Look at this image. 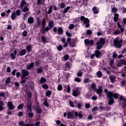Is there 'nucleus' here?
I'll list each match as a JSON object with an SVG mask.
<instances>
[{
  "instance_id": "f257e3e1",
  "label": "nucleus",
  "mask_w": 126,
  "mask_h": 126,
  "mask_svg": "<svg viewBox=\"0 0 126 126\" xmlns=\"http://www.w3.org/2000/svg\"><path fill=\"white\" fill-rule=\"evenodd\" d=\"M104 92L107 95V98L109 99L108 101V105H112L114 104V98L118 99L119 98V94H114L111 92H108V89H104Z\"/></svg>"
},
{
  "instance_id": "f03ea898",
  "label": "nucleus",
  "mask_w": 126,
  "mask_h": 126,
  "mask_svg": "<svg viewBox=\"0 0 126 126\" xmlns=\"http://www.w3.org/2000/svg\"><path fill=\"white\" fill-rule=\"evenodd\" d=\"M91 87L92 89L96 90V93L98 94V95H99V96H101L102 95L103 90L101 86H99L98 87V89H96V84L93 83L91 86Z\"/></svg>"
},
{
  "instance_id": "7ed1b4c3",
  "label": "nucleus",
  "mask_w": 126,
  "mask_h": 126,
  "mask_svg": "<svg viewBox=\"0 0 126 126\" xmlns=\"http://www.w3.org/2000/svg\"><path fill=\"white\" fill-rule=\"evenodd\" d=\"M105 40L104 38H100L96 43V48L97 50H101L102 46L105 44Z\"/></svg>"
},
{
  "instance_id": "20e7f679",
  "label": "nucleus",
  "mask_w": 126,
  "mask_h": 126,
  "mask_svg": "<svg viewBox=\"0 0 126 126\" xmlns=\"http://www.w3.org/2000/svg\"><path fill=\"white\" fill-rule=\"evenodd\" d=\"M122 43L123 41L120 39L119 37H116L114 40V44L116 48H121Z\"/></svg>"
},
{
  "instance_id": "39448f33",
  "label": "nucleus",
  "mask_w": 126,
  "mask_h": 126,
  "mask_svg": "<svg viewBox=\"0 0 126 126\" xmlns=\"http://www.w3.org/2000/svg\"><path fill=\"white\" fill-rule=\"evenodd\" d=\"M80 19L82 21H83L84 24H86V27H89V23H90V21H89V19H88V18H85V17L82 16L80 17Z\"/></svg>"
},
{
  "instance_id": "423d86ee",
  "label": "nucleus",
  "mask_w": 126,
  "mask_h": 126,
  "mask_svg": "<svg viewBox=\"0 0 126 126\" xmlns=\"http://www.w3.org/2000/svg\"><path fill=\"white\" fill-rule=\"evenodd\" d=\"M73 96L74 97H77L79 95H80V91L78 89V88L74 89L73 90Z\"/></svg>"
},
{
  "instance_id": "0eeeda50",
  "label": "nucleus",
  "mask_w": 126,
  "mask_h": 126,
  "mask_svg": "<svg viewBox=\"0 0 126 126\" xmlns=\"http://www.w3.org/2000/svg\"><path fill=\"white\" fill-rule=\"evenodd\" d=\"M22 77L24 78L26 76L29 75V72L26 70L25 69H23L21 71Z\"/></svg>"
},
{
  "instance_id": "6e6552de",
  "label": "nucleus",
  "mask_w": 126,
  "mask_h": 126,
  "mask_svg": "<svg viewBox=\"0 0 126 126\" xmlns=\"http://www.w3.org/2000/svg\"><path fill=\"white\" fill-rule=\"evenodd\" d=\"M67 119L73 120L74 119V113L72 111L68 112L67 114Z\"/></svg>"
},
{
  "instance_id": "1a4fd4ad",
  "label": "nucleus",
  "mask_w": 126,
  "mask_h": 126,
  "mask_svg": "<svg viewBox=\"0 0 126 126\" xmlns=\"http://www.w3.org/2000/svg\"><path fill=\"white\" fill-rule=\"evenodd\" d=\"M7 108L9 109V110H14L15 108V107L14 105H13V103L12 102L9 101L7 103Z\"/></svg>"
},
{
  "instance_id": "9d476101",
  "label": "nucleus",
  "mask_w": 126,
  "mask_h": 126,
  "mask_svg": "<svg viewBox=\"0 0 126 126\" xmlns=\"http://www.w3.org/2000/svg\"><path fill=\"white\" fill-rule=\"evenodd\" d=\"M85 45H91L92 46L94 44V41L93 40H90L89 39H85L84 40Z\"/></svg>"
},
{
  "instance_id": "9b49d317",
  "label": "nucleus",
  "mask_w": 126,
  "mask_h": 126,
  "mask_svg": "<svg viewBox=\"0 0 126 126\" xmlns=\"http://www.w3.org/2000/svg\"><path fill=\"white\" fill-rule=\"evenodd\" d=\"M16 55H17V50H15L14 51V54L11 53L10 56L12 58V60H15V57L16 56Z\"/></svg>"
},
{
  "instance_id": "f8f14e48",
  "label": "nucleus",
  "mask_w": 126,
  "mask_h": 126,
  "mask_svg": "<svg viewBox=\"0 0 126 126\" xmlns=\"http://www.w3.org/2000/svg\"><path fill=\"white\" fill-rule=\"evenodd\" d=\"M119 100H120V101H123L124 103H125L124 105L123 106H124V107H126V98L124 97V96H120V97H119Z\"/></svg>"
},
{
  "instance_id": "ddd939ff",
  "label": "nucleus",
  "mask_w": 126,
  "mask_h": 126,
  "mask_svg": "<svg viewBox=\"0 0 126 126\" xmlns=\"http://www.w3.org/2000/svg\"><path fill=\"white\" fill-rule=\"evenodd\" d=\"M93 11L94 14H98L99 13V8H97L96 7L93 8Z\"/></svg>"
},
{
  "instance_id": "4468645a",
  "label": "nucleus",
  "mask_w": 126,
  "mask_h": 126,
  "mask_svg": "<svg viewBox=\"0 0 126 126\" xmlns=\"http://www.w3.org/2000/svg\"><path fill=\"white\" fill-rule=\"evenodd\" d=\"M28 104L27 106V107L28 108V110L30 111V112H32V103L30 102V103H28Z\"/></svg>"
},
{
  "instance_id": "2eb2a0df",
  "label": "nucleus",
  "mask_w": 126,
  "mask_h": 126,
  "mask_svg": "<svg viewBox=\"0 0 126 126\" xmlns=\"http://www.w3.org/2000/svg\"><path fill=\"white\" fill-rule=\"evenodd\" d=\"M27 113L28 116L30 117V118H33V117L34 116V113H33L32 112H30L29 111V110H27Z\"/></svg>"
},
{
  "instance_id": "dca6fc26",
  "label": "nucleus",
  "mask_w": 126,
  "mask_h": 126,
  "mask_svg": "<svg viewBox=\"0 0 126 126\" xmlns=\"http://www.w3.org/2000/svg\"><path fill=\"white\" fill-rule=\"evenodd\" d=\"M118 19H119V14L115 13L114 14V22H117L118 21Z\"/></svg>"
},
{
  "instance_id": "f3484780",
  "label": "nucleus",
  "mask_w": 126,
  "mask_h": 126,
  "mask_svg": "<svg viewBox=\"0 0 126 126\" xmlns=\"http://www.w3.org/2000/svg\"><path fill=\"white\" fill-rule=\"evenodd\" d=\"M58 35H63V30L61 28H58Z\"/></svg>"
},
{
  "instance_id": "a211bd4d",
  "label": "nucleus",
  "mask_w": 126,
  "mask_h": 126,
  "mask_svg": "<svg viewBox=\"0 0 126 126\" xmlns=\"http://www.w3.org/2000/svg\"><path fill=\"white\" fill-rule=\"evenodd\" d=\"M28 22L30 24H32V23L34 22V19L33 18V17H31L29 18L28 19Z\"/></svg>"
},
{
  "instance_id": "6ab92c4d",
  "label": "nucleus",
  "mask_w": 126,
  "mask_h": 126,
  "mask_svg": "<svg viewBox=\"0 0 126 126\" xmlns=\"http://www.w3.org/2000/svg\"><path fill=\"white\" fill-rule=\"evenodd\" d=\"M51 95H52V92L51 91H48L45 93V95L48 98L51 97Z\"/></svg>"
},
{
  "instance_id": "aec40b11",
  "label": "nucleus",
  "mask_w": 126,
  "mask_h": 126,
  "mask_svg": "<svg viewBox=\"0 0 126 126\" xmlns=\"http://www.w3.org/2000/svg\"><path fill=\"white\" fill-rule=\"evenodd\" d=\"M26 54V50L25 49H22L19 53L20 56H24Z\"/></svg>"
},
{
  "instance_id": "412c9836",
  "label": "nucleus",
  "mask_w": 126,
  "mask_h": 126,
  "mask_svg": "<svg viewBox=\"0 0 126 126\" xmlns=\"http://www.w3.org/2000/svg\"><path fill=\"white\" fill-rule=\"evenodd\" d=\"M67 42L69 43V45L70 46V47H74V44H71V40L70 39V38H68L67 39Z\"/></svg>"
},
{
  "instance_id": "4be33fe9",
  "label": "nucleus",
  "mask_w": 126,
  "mask_h": 126,
  "mask_svg": "<svg viewBox=\"0 0 126 126\" xmlns=\"http://www.w3.org/2000/svg\"><path fill=\"white\" fill-rule=\"evenodd\" d=\"M46 81H47V80L46 79V78H45L44 77H41L39 82L40 83H41V84H43V83H45V82H46Z\"/></svg>"
},
{
  "instance_id": "5701e85b",
  "label": "nucleus",
  "mask_w": 126,
  "mask_h": 126,
  "mask_svg": "<svg viewBox=\"0 0 126 126\" xmlns=\"http://www.w3.org/2000/svg\"><path fill=\"white\" fill-rule=\"evenodd\" d=\"M75 103L77 105V107L78 109H81V107L82 106V103L80 102H78L77 101L75 102Z\"/></svg>"
},
{
  "instance_id": "b1692460",
  "label": "nucleus",
  "mask_w": 126,
  "mask_h": 126,
  "mask_svg": "<svg viewBox=\"0 0 126 126\" xmlns=\"http://www.w3.org/2000/svg\"><path fill=\"white\" fill-rule=\"evenodd\" d=\"M75 117H78L80 119H81V118L83 117V115L81 114V113H78L77 112H75Z\"/></svg>"
},
{
  "instance_id": "393cba45",
  "label": "nucleus",
  "mask_w": 126,
  "mask_h": 126,
  "mask_svg": "<svg viewBox=\"0 0 126 126\" xmlns=\"http://www.w3.org/2000/svg\"><path fill=\"white\" fill-rule=\"evenodd\" d=\"M111 81V82L114 83L115 82V80H116V76L114 75H111L109 77Z\"/></svg>"
},
{
  "instance_id": "a878e982",
  "label": "nucleus",
  "mask_w": 126,
  "mask_h": 126,
  "mask_svg": "<svg viewBox=\"0 0 126 126\" xmlns=\"http://www.w3.org/2000/svg\"><path fill=\"white\" fill-rule=\"evenodd\" d=\"M95 55L96 58H99L101 55V52L99 50H96L95 51Z\"/></svg>"
},
{
  "instance_id": "bb28decb",
  "label": "nucleus",
  "mask_w": 126,
  "mask_h": 126,
  "mask_svg": "<svg viewBox=\"0 0 126 126\" xmlns=\"http://www.w3.org/2000/svg\"><path fill=\"white\" fill-rule=\"evenodd\" d=\"M117 26L119 27V28H120L121 32H124V31H125V29L122 27V26L121 25V24H120L119 22L117 23Z\"/></svg>"
},
{
  "instance_id": "cd10ccee",
  "label": "nucleus",
  "mask_w": 126,
  "mask_h": 126,
  "mask_svg": "<svg viewBox=\"0 0 126 126\" xmlns=\"http://www.w3.org/2000/svg\"><path fill=\"white\" fill-rule=\"evenodd\" d=\"M25 3H26V1H25V0H22L20 4L21 8H23L24 5H25Z\"/></svg>"
},
{
  "instance_id": "c85d7f7f",
  "label": "nucleus",
  "mask_w": 126,
  "mask_h": 126,
  "mask_svg": "<svg viewBox=\"0 0 126 126\" xmlns=\"http://www.w3.org/2000/svg\"><path fill=\"white\" fill-rule=\"evenodd\" d=\"M50 30V28L49 27H46V28H42V31L43 33H45V32H48Z\"/></svg>"
},
{
  "instance_id": "c756f323",
  "label": "nucleus",
  "mask_w": 126,
  "mask_h": 126,
  "mask_svg": "<svg viewBox=\"0 0 126 126\" xmlns=\"http://www.w3.org/2000/svg\"><path fill=\"white\" fill-rule=\"evenodd\" d=\"M90 82V80H89V78H86L83 80V83L86 84V83H89Z\"/></svg>"
},
{
  "instance_id": "7c9ffc66",
  "label": "nucleus",
  "mask_w": 126,
  "mask_h": 126,
  "mask_svg": "<svg viewBox=\"0 0 126 126\" xmlns=\"http://www.w3.org/2000/svg\"><path fill=\"white\" fill-rule=\"evenodd\" d=\"M64 88H67V92L69 93L70 92V87L69 86L65 85L63 86Z\"/></svg>"
},
{
  "instance_id": "2f4dec72",
  "label": "nucleus",
  "mask_w": 126,
  "mask_h": 126,
  "mask_svg": "<svg viewBox=\"0 0 126 126\" xmlns=\"http://www.w3.org/2000/svg\"><path fill=\"white\" fill-rule=\"evenodd\" d=\"M34 66V63H32L29 66L27 67V69H31Z\"/></svg>"
},
{
  "instance_id": "473e14b6",
  "label": "nucleus",
  "mask_w": 126,
  "mask_h": 126,
  "mask_svg": "<svg viewBox=\"0 0 126 126\" xmlns=\"http://www.w3.org/2000/svg\"><path fill=\"white\" fill-rule=\"evenodd\" d=\"M96 75H97L98 77H102L103 74H102V72L101 71H98L96 73Z\"/></svg>"
},
{
  "instance_id": "72a5a7b5",
  "label": "nucleus",
  "mask_w": 126,
  "mask_h": 126,
  "mask_svg": "<svg viewBox=\"0 0 126 126\" xmlns=\"http://www.w3.org/2000/svg\"><path fill=\"white\" fill-rule=\"evenodd\" d=\"M16 16H17L16 13H15V12H14L11 16V19H12V20H14V19L16 18Z\"/></svg>"
},
{
  "instance_id": "f704fd0d",
  "label": "nucleus",
  "mask_w": 126,
  "mask_h": 126,
  "mask_svg": "<svg viewBox=\"0 0 126 126\" xmlns=\"http://www.w3.org/2000/svg\"><path fill=\"white\" fill-rule=\"evenodd\" d=\"M55 24V23L54 21H49V26L50 27V28H52V27H54V25Z\"/></svg>"
},
{
  "instance_id": "c9c22d12",
  "label": "nucleus",
  "mask_w": 126,
  "mask_h": 126,
  "mask_svg": "<svg viewBox=\"0 0 126 126\" xmlns=\"http://www.w3.org/2000/svg\"><path fill=\"white\" fill-rule=\"evenodd\" d=\"M123 64H124V63H123V60H120V61H119V63H118L117 66H118V67H121V66H122Z\"/></svg>"
},
{
  "instance_id": "e433bc0d",
  "label": "nucleus",
  "mask_w": 126,
  "mask_h": 126,
  "mask_svg": "<svg viewBox=\"0 0 126 126\" xmlns=\"http://www.w3.org/2000/svg\"><path fill=\"white\" fill-rule=\"evenodd\" d=\"M52 11H53V6H50L47 12L48 14H50V13H52Z\"/></svg>"
},
{
  "instance_id": "4c0bfd02",
  "label": "nucleus",
  "mask_w": 126,
  "mask_h": 126,
  "mask_svg": "<svg viewBox=\"0 0 126 126\" xmlns=\"http://www.w3.org/2000/svg\"><path fill=\"white\" fill-rule=\"evenodd\" d=\"M42 25L43 26V28H45V27H46V20L45 19H43L42 21Z\"/></svg>"
},
{
  "instance_id": "58836bf2",
  "label": "nucleus",
  "mask_w": 126,
  "mask_h": 126,
  "mask_svg": "<svg viewBox=\"0 0 126 126\" xmlns=\"http://www.w3.org/2000/svg\"><path fill=\"white\" fill-rule=\"evenodd\" d=\"M82 75L83 73L82 72H81V70H79L77 73V75L78 77H81V76H82Z\"/></svg>"
},
{
  "instance_id": "ea45409f",
  "label": "nucleus",
  "mask_w": 126,
  "mask_h": 126,
  "mask_svg": "<svg viewBox=\"0 0 126 126\" xmlns=\"http://www.w3.org/2000/svg\"><path fill=\"white\" fill-rule=\"evenodd\" d=\"M69 9H70V6H67L64 9L63 13H66L67 12V11H68V10H69Z\"/></svg>"
},
{
  "instance_id": "a19ab883",
  "label": "nucleus",
  "mask_w": 126,
  "mask_h": 126,
  "mask_svg": "<svg viewBox=\"0 0 126 126\" xmlns=\"http://www.w3.org/2000/svg\"><path fill=\"white\" fill-rule=\"evenodd\" d=\"M98 110V107L97 106H94L92 109V112L93 113H95L96 111Z\"/></svg>"
},
{
  "instance_id": "79ce46f5",
  "label": "nucleus",
  "mask_w": 126,
  "mask_h": 126,
  "mask_svg": "<svg viewBox=\"0 0 126 126\" xmlns=\"http://www.w3.org/2000/svg\"><path fill=\"white\" fill-rule=\"evenodd\" d=\"M31 49H32L31 45H28L26 47V50H27L28 52H31Z\"/></svg>"
},
{
  "instance_id": "37998d69",
  "label": "nucleus",
  "mask_w": 126,
  "mask_h": 126,
  "mask_svg": "<svg viewBox=\"0 0 126 126\" xmlns=\"http://www.w3.org/2000/svg\"><path fill=\"white\" fill-rule=\"evenodd\" d=\"M65 3L63 2L60 4V7L61 8H64L65 7Z\"/></svg>"
},
{
  "instance_id": "c03bdc74",
  "label": "nucleus",
  "mask_w": 126,
  "mask_h": 126,
  "mask_svg": "<svg viewBox=\"0 0 126 126\" xmlns=\"http://www.w3.org/2000/svg\"><path fill=\"white\" fill-rule=\"evenodd\" d=\"M15 13L17 15V16H19L21 13V11L20 10H17V11L15 12Z\"/></svg>"
},
{
  "instance_id": "a18cd8bd",
  "label": "nucleus",
  "mask_w": 126,
  "mask_h": 126,
  "mask_svg": "<svg viewBox=\"0 0 126 126\" xmlns=\"http://www.w3.org/2000/svg\"><path fill=\"white\" fill-rule=\"evenodd\" d=\"M29 10V8L27 7V6H25L23 9V12H26V11H28Z\"/></svg>"
},
{
  "instance_id": "49530a36",
  "label": "nucleus",
  "mask_w": 126,
  "mask_h": 126,
  "mask_svg": "<svg viewBox=\"0 0 126 126\" xmlns=\"http://www.w3.org/2000/svg\"><path fill=\"white\" fill-rule=\"evenodd\" d=\"M42 88H43V89H48V88H49V86H47V84H44L42 85Z\"/></svg>"
},
{
  "instance_id": "de8ad7c7",
  "label": "nucleus",
  "mask_w": 126,
  "mask_h": 126,
  "mask_svg": "<svg viewBox=\"0 0 126 126\" xmlns=\"http://www.w3.org/2000/svg\"><path fill=\"white\" fill-rule=\"evenodd\" d=\"M19 126H26V124H25V123H24V122L21 121L19 123Z\"/></svg>"
},
{
  "instance_id": "09e8293b",
  "label": "nucleus",
  "mask_w": 126,
  "mask_h": 126,
  "mask_svg": "<svg viewBox=\"0 0 126 126\" xmlns=\"http://www.w3.org/2000/svg\"><path fill=\"white\" fill-rule=\"evenodd\" d=\"M27 31H24L23 33H22V35L23 36V37H26L27 36Z\"/></svg>"
},
{
  "instance_id": "8fccbe9b",
  "label": "nucleus",
  "mask_w": 126,
  "mask_h": 126,
  "mask_svg": "<svg viewBox=\"0 0 126 126\" xmlns=\"http://www.w3.org/2000/svg\"><path fill=\"white\" fill-rule=\"evenodd\" d=\"M58 90H59V91H62V90H63V86H62V85H59L58 86Z\"/></svg>"
},
{
  "instance_id": "3c124183",
  "label": "nucleus",
  "mask_w": 126,
  "mask_h": 126,
  "mask_svg": "<svg viewBox=\"0 0 126 126\" xmlns=\"http://www.w3.org/2000/svg\"><path fill=\"white\" fill-rule=\"evenodd\" d=\"M74 28V25L71 24L69 25V29L71 30V29H73Z\"/></svg>"
},
{
  "instance_id": "603ef678",
  "label": "nucleus",
  "mask_w": 126,
  "mask_h": 126,
  "mask_svg": "<svg viewBox=\"0 0 126 126\" xmlns=\"http://www.w3.org/2000/svg\"><path fill=\"white\" fill-rule=\"evenodd\" d=\"M37 27L41 25V20L39 18L37 19Z\"/></svg>"
},
{
  "instance_id": "864d4df0",
  "label": "nucleus",
  "mask_w": 126,
  "mask_h": 126,
  "mask_svg": "<svg viewBox=\"0 0 126 126\" xmlns=\"http://www.w3.org/2000/svg\"><path fill=\"white\" fill-rule=\"evenodd\" d=\"M44 2V0H37V4H42Z\"/></svg>"
},
{
  "instance_id": "5fc2aeb1",
  "label": "nucleus",
  "mask_w": 126,
  "mask_h": 126,
  "mask_svg": "<svg viewBox=\"0 0 126 126\" xmlns=\"http://www.w3.org/2000/svg\"><path fill=\"white\" fill-rule=\"evenodd\" d=\"M68 58H69L68 55H65L64 56V61H65V62H66V61L68 60Z\"/></svg>"
},
{
  "instance_id": "6e6d98bb",
  "label": "nucleus",
  "mask_w": 126,
  "mask_h": 126,
  "mask_svg": "<svg viewBox=\"0 0 126 126\" xmlns=\"http://www.w3.org/2000/svg\"><path fill=\"white\" fill-rule=\"evenodd\" d=\"M69 104L70 107H75L74 104L73 103V102H72L71 101H70L69 102Z\"/></svg>"
},
{
  "instance_id": "4d7b16f0",
  "label": "nucleus",
  "mask_w": 126,
  "mask_h": 126,
  "mask_svg": "<svg viewBox=\"0 0 126 126\" xmlns=\"http://www.w3.org/2000/svg\"><path fill=\"white\" fill-rule=\"evenodd\" d=\"M75 81H76L77 82H81V79H80L78 77H76L75 79Z\"/></svg>"
},
{
  "instance_id": "13d9d810",
  "label": "nucleus",
  "mask_w": 126,
  "mask_h": 126,
  "mask_svg": "<svg viewBox=\"0 0 126 126\" xmlns=\"http://www.w3.org/2000/svg\"><path fill=\"white\" fill-rule=\"evenodd\" d=\"M117 10H118V9L116 7H114L112 9V11L114 13H116V12L117 11Z\"/></svg>"
},
{
  "instance_id": "bf43d9fd",
  "label": "nucleus",
  "mask_w": 126,
  "mask_h": 126,
  "mask_svg": "<svg viewBox=\"0 0 126 126\" xmlns=\"http://www.w3.org/2000/svg\"><path fill=\"white\" fill-rule=\"evenodd\" d=\"M37 70L38 73H41V72L43 71V69H42V68H39L37 69Z\"/></svg>"
},
{
  "instance_id": "052dcab7",
  "label": "nucleus",
  "mask_w": 126,
  "mask_h": 126,
  "mask_svg": "<svg viewBox=\"0 0 126 126\" xmlns=\"http://www.w3.org/2000/svg\"><path fill=\"white\" fill-rule=\"evenodd\" d=\"M120 32L119 30H117L114 32V35H119V34H120Z\"/></svg>"
},
{
  "instance_id": "680f3d73",
  "label": "nucleus",
  "mask_w": 126,
  "mask_h": 126,
  "mask_svg": "<svg viewBox=\"0 0 126 126\" xmlns=\"http://www.w3.org/2000/svg\"><path fill=\"white\" fill-rule=\"evenodd\" d=\"M43 104L46 107H48L49 106V104L48 103V102L47 101V100H44V101L43 102Z\"/></svg>"
},
{
  "instance_id": "e2e57ef3",
  "label": "nucleus",
  "mask_w": 126,
  "mask_h": 126,
  "mask_svg": "<svg viewBox=\"0 0 126 126\" xmlns=\"http://www.w3.org/2000/svg\"><path fill=\"white\" fill-rule=\"evenodd\" d=\"M23 104H21L19 105H18V109H23Z\"/></svg>"
},
{
  "instance_id": "0e129e2a",
  "label": "nucleus",
  "mask_w": 126,
  "mask_h": 126,
  "mask_svg": "<svg viewBox=\"0 0 126 126\" xmlns=\"http://www.w3.org/2000/svg\"><path fill=\"white\" fill-rule=\"evenodd\" d=\"M40 124H41L40 122H36L33 125H34L35 126H40Z\"/></svg>"
},
{
  "instance_id": "69168bd1",
  "label": "nucleus",
  "mask_w": 126,
  "mask_h": 126,
  "mask_svg": "<svg viewBox=\"0 0 126 126\" xmlns=\"http://www.w3.org/2000/svg\"><path fill=\"white\" fill-rule=\"evenodd\" d=\"M41 39L43 43H46V37L45 36H42Z\"/></svg>"
},
{
  "instance_id": "338daca9",
  "label": "nucleus",
  "mask_w": 126,
  "mask_h": 126,
  "mask_svg": "<svg viewBox=\"0 0 126 126\" xmlns=\"http://www.w3.org/2000/svg\"><path fill=\"white\" fill-rule=\"evenodd\" d=\"M26 126H34V124L33 123H27L26 124Z\"/></svg>"
},
{
  "instance_id": "774afa93",
  "label": "nucleus",
  "mask_w": 126,
  "mask_h": 126,
  "mask_svg": "<svg viewBox=\"0 0 126 126\" xmlns=\"http://www.w3.org/2000/svg\"><path fill=\"white\" fill-rule=\"evenodd\" d=\"M121 83L122 86H124V85H125V84H126V81L125 80H123V81H121Z\"/></svg>"
}]
</instances>
